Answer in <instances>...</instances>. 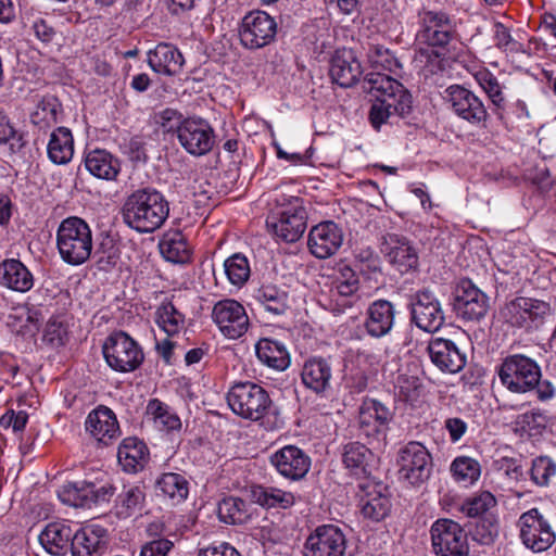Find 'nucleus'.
Listing matches in <instances>:
<instances>
[{"instance_id":"nucleus-1","label":"nucleus","mask_w":556,"mask_h":556,"mask_svg":"<svg viewBox=\"0 0 556 556\" xmlns=\"http://www.w3.org/2000/svg\"><path fill=\"white\" fill-rule=\"evenodd\" d=\"M363 89L375 98L369 111V121L375 129H380L393 116H408L413 110L410 92L389 75L379 72L367 74Z\"/></svg>"},{"instance_id":"nucleus-2","label":"nucleus","mask_w":556,"mask_h":556,"mask_svg":"<svg viewBox=\"0 0 556 556\" xmlns=\"http://www.w3.org/2000/svg\"><path fill=\"white\" fill-rule=\"evenodd\" d=\"M226 397L228 406L239 417L261 421L270 431L283 428L280 408L262 386L252 381L235 382Z\"/></svg>"},{"instance_id":"nucleus-3","label":"nucleus","mask_w":556,"mask_h":556,"mask_svg":"<svg viewBox=\"0 0 556 556\" xmlns=\"http://www.w3.org/2000/svg\"><path fill=\"white\" fill-rule=\"evenodd\" d=\"M169 213L164 195L152 189L131 193L123 207L125 222L139 232H153L162 226Z\"/></svg>"},{"instance_id":"nucleus-4","label":"nucleus","mask_w":556,"mask_h":556,"mask_svg":"<svg viewBox=\"0 0 556 556\" xmlns=\"http://www.w3.org/2000/svg\"><path fill=\"white\" fill-rule=\"evenodd\" d=\"M547 302L526 296H518L500 308V318L509 327L531 331L543 325L551 315Z\"/></svg>"},{"instance_id":"nucleus-5","label":"nucleus","mask_w":556,"mask_h":556,"mask_svg":"<svg viewBox=\"0 0 556 556\" xmlns=\"http://www.w3.org/2000/svg\"><path fill=\"white\" fill-rule=\"evenodd\" d=\"M500 381L509 391L526 393L539 386L541 370L532 358L522 354L506 356L498 367Z\"/></svg>"},{"instance_id":"nucleus-6","label":"nucleus","mask_w":556,"mask_h":556,"mask_svg":"<svg viewBox=\"0 0 556 556\" xmlns=\"http://www.w3.org/2000/svg\"><path fill=\"white\" fill-rule=\"evenodd\" d=\"M106 364L117 372H131L140 367L144 359L141 346L126 332L110 334L102 346Z\"/></svg>"},{"instance_id":"nucleus-7","label":"nucleus","mask_w":556,"mask_h":556,"mask_svg":"<svg viewBox=\"0 0 556 556\" xmlns=\"http://www.w3.org/2000/svg\"><path fill=\"white\" fill-rule=\"evenodd\" d=\"M400 478L414 486L425 483L431 476L432 457L429 451L417 441H410L399 450Z\"/></svg>"},{"instance_id":"nucleus-8","label":"nucleus","mask_w":556,"mask_h":556,"mask_svg":"<svg viewBox=\"0 0 556 556\" xmlns=\"http://www.w3.org/2000/svg\"><path fill=\"white\" fill-rule=\"evenodd\" d=\"M432 549L437 556H469L468 535L456 521L435 520L430 529Z\"/></svg>"},{"instance_id":"nucleus-9","label":"nucleus","mask_w":556,"mask_h":556,"mask_svg":"<svg viewBox=\"0 0 556 556\" xmlns=\"http://www.w3.org/2000/svg\"><path fill=\"white\" fill-rule=\"evenodd\" d=\"M453 309L465 321H480L490 308L489 296L470 279H459L453 290Z\"/></svg>"},{"instance_id":"nucleus-10","label":"nucleus","mask_w":556,"mask_h":556,"mask_svg":"<svg viewBox=\"0 0 556 556\" xmlns=\"http://www.w3.org/2000/svg\"><path fill=\"white\" fill-rule=\"evenodd\" d=\"M418 24L417 40L430 47H445L456 34L454 21L443 11L420 10Z\"/></svg>"},{"instance_id":"nucleus-11","label":"nucleus","mask_w":556,"mask_h":556,"mask_svg":"<svg viewBox=\"0 0 556 556\" xmlns=\"http://www.w3.org/2000/svg\"><path fill=\"white\" fill-rule=\"evenodd\" d=\"M410 320L420 330L433 333L445 323V314L437 295L428 290H418L410 296Z\"/></svg>"},{"instance_id":"nucleus-12","label":"nucleus","mask_w":556,"mask_h":556,"mask_svg":"<svg viewBox=\"0 0 556 556\" xmlns=\"http://www.w3.org/2000/svg\"><path fill=\"white\" fill-rule=\"evenodd\" d=\"M277 34V23L268 13L261 10L244 15L239 28V37L243 47L256 50L268 46Z\"/></svg>"},{"instance_id":"nucleus-13","label":"nucleus","mask_w":556,"mask_h":556,"mask_svg":"<svg viewBox=\"0 0 556 556\" xmlns=\"http://www.w3.org/2000/svg\"><path fill=\"white\" fill-rule=\"evenodd\" d=\"M346 536L332 523L318 526L306 539L304 556H344Z\"/></svg>"},{"instance_id":"nucleus-14","label":"nucleus","mask_w":556,"mask_h":556,"mask_svg":"<svg viewBox=\"0 0 556 556\" xmlns=\"http://www.w3.org/2000/svg\"><path fill=\"white\" fill-rule=\"evenodd\" d=\"M289 203L290 208L282 211L277 220H267V227L276 239L295 243L306 229V213L300 198L292 197Z\"/></svg>"},{"instance_id":"nucleus-15","label":"nucleus","mask_w":556,"mask_h":556,"mask_svg":"<svg viewBox=\"0 0 556 556\" xmlns=\"http://www.w3.org/2000/svg\"><path fill=\"white\" fill-rule=\"evenodd\" d=\"M445 100L459 118L472 125L484 123L488 118L489 114L482 100L460 85L447 87Z\"/></svg>"},{"instance_id":"nucleus-16","label":"nucleus","mask_w":556,"mask_h":556,"mask_svg":"<svg viewBox=\"0 0 556 556\" xmlns=\"http://www.w3.org/2000/svg\"><path fill=\"white\" fill-rule=\"evenodd\" d=\"M177 139L180 146L194 156L208 153L215 143L213 128L205 119L200 117L186 118L179 128Z\"/></svg>"},{"instance_id":"nucleus-17","label":"nucleus","mask_w":556,"mask_h":556,"mask_svg":"<svg viewBox=\"0 0 556 556\" xmlns=\"http://www.w3.org/2000/svg\"><path fill=\"white\" fill-rule=\"evenodd\" d=\"M212 318L228 339L240 338L249 328V317L244 307L232 299L218 301L213 307Z\"/></svg>"},{"instance_id":"nucleus-18","label":"nucleus","mask_w":556,"mask_h":556,"mask_svg":"<svg viewBox=\"0 0 556 556\" xmlns=\"http://www.w3.org/2000/svg\"><path fill=\"white\" fill-rule=\"evenodd\" d=\"M519 527L523 544L535 553L546 551L555 541V533L536 508L520 516Z\"/></svg>"},{"instance_id":"nucleus-19","label":"nucleus","mask_w":556,"mask_h":556,"mask_svg":"<svg viewBox=\"0 0 556 556\" xmlns=\"http://www.w3.org/2000/svg\"><path fill=\"white\" fill-rule=\"evenodd\" d=\"M427 351L432 364L443 372H459L467 364L466 354L448 339L432 338Z\"/></svg>"},{"instance_id":"nucleus-20","label":"nucleus","mask_w":556,"mask_h":556,"mask_svg":"<svg viewBox=\"0 0 556 556\" xmlns=\"http://www.w3.org/2000/svg\"><path fill=\"white\" fill-rule=\"evenodd\" d=\"M86 431L98 442L109 445L121 435L115 413L105 405L93 408L85 420Z\"/></svg>"},{"instance_id":"nucleus-21","label":"nucleus","mask_w":556,"mask_h":556,"mask_svg":"<svg viewBox=\"0 0 556 556\" xmlns=\"http://www.w3.org/2000/svg\"><path fill=\"white\" fill-rule=\"evenodd\" d=\"M270 462L281 476L293 481L304 478L311 468V458L295 445L283 446Z\"/></svg>"},{"instance_id":"nucleus-22","label":"nucleus","mask_w":556,"mask_h":556,"mask_svg":"<svg viewBox=\"0 0 556 556\" xmlns=\"http://www.w3.org/2000/svg\"><path fill=\"white\" fill-rule=\"evenodd\" d=\"M392 412L381 402L374 399L363 401L358 412L359 429L366 437H386Z\"/></svg>"},{"instance_id":"nucleus-23","label":"nucleus","mask_w":556,"mask_h":556,"mask_svg":"<svg viewBox=\"0 0 556 556\" xmlns=\"http://www.w3.org/2000/svg\"><path fill=\"white\" fill-rule=\"evenodd\" d=\"M108 545L106 529L98 525H91L75 532L71 552L73 556H103Z\"/></svg>"},{"instance_id":"nucleus-24","label":"nucleus","mask_w":556,"mask_h":556,"mask_svg":"<svg viewBox=\"0 0 556 556\" xmlns=\"http://www.w3.org/2000/svg\"><path fill=\"white\" fill-rule=\"evenodd\" d=\"M359 488L364 492V495L361 496V513L364 518L375 522L384 519L391 510L387 486L382 483L367 481Z\"/></svg>"},{"instance_id":"nucleus-25","label":"nucleus","mask_w":556,"mask_h":556,"mask_svg":"<svg viewBox=\"0 0 556 556\" xmlns=\"http://www.w3.org/2000/svg\"><path fill=\"white\" fill-rule=\"evenodd\" d=\"M332 367L329 359L321 356L307 358L301 370L304 387L317 395H325L331 388Z\"/></svg>"},{"instance_id":"nucleus-26","label":"nucleus","mask_w":556,"mask_h":556,"mask_svg":"<svg viewBox=\"0 0 556 556\" xmlns=\"http://www.w3.org/2000/svg\"><path fill=\"white\" fill-rule=\"evenodd\" d=\"M395 307L388 300H376L366 311L364 328L371 338H382L389 334L395 321Z\"/></svg>"},{"instance_id":"nucleus-27","label":"nucleus","mask_w":556,"mask_h":556,"mask_svg":"<svg viewBox=\"0 0 556 556\" xmlns=\"http://www.w3.org/2000/svg\"><path fill=\"white\" fill-rule=\"evenodd\" d=\"M342 464L356 478H368L376 465V456L365 444L349 442L343 445Z\"/></svg>"},{"instance_id":"nucleus-28","label":"nucleus","mask_w":556,"mask_h":556,"mask_svg":"<svg viewBox=\"0 0 556 556\" xmlns=\"http://www.w3.org/2000/svg\"><path fill=\"white\" fill-rule=\"evenodd\" d=\"M329 73L336 84L349 88L358 81L363 71L353 52L343 50L332 56Z\"/></svg>"},{"instance_id":"nucleus-29","label":"nucleus","mask_w":556,"mask_h":556,"mask_svg":"<svg viewBox=\"0 0 556 556\" xmlns=\"http://www.w3.org/2000/svg\"><path fill=\"white\" fill-rule=\"evenodd\" d=\"M184 63L181 52L169 43L161 42L148 52V64L157 74L176 75L181 71Z\"/></svg>"},{"instance_id":"nucleus-30","label":"nucleus","mask_w":556,"mask_h":556,"mask_svg":"<svg viewBox=\"0 0 556 556\" xmlns=\"http://www.w3.org/2000/svg\"><path fill=\"white\" fill-rule=\"evenodd\" d=\"M117 459L124 471L137 473L148 464L149 450L138 438H125L118 446Z\"/></svg>"},{"instance_id":"nucleus-31","label":"nucleus","mask_w":556,"mask_h":556,"mask_svg":"<svg viewBox=\"0 0 556 556\" xmlns=\"http://www.w3.org/2000/svg\"><path fill=\"white\" fill-rule=\"evenodd\" d=\"M75 532L68 525L51 522L39 534V542L51 555L61 556L71 548Z\"/></svg>"},{"instance_id":"nucleus-32","label":"nucleus","mask_w":556,"mask_h":556,"mask_svg":"<svg viewBox=\"0 0 556 556\" xmlns=\"http://www.w3.org/2000/svg\"><path fill=\"white\" fill-rule=\"evenodd\" d=\"M257 358L267 367L278 371L286 370L290 365V355L286 345L270 338H262L255 345Z\"/></svg>"},{"instance_id":"nucleus-33","label":"nucleus","mask_w":556,"mask_h":556,"mask_svg":"<svg viewBox=\"0 0 556 556\" xmlns=\"http://www.w3.org/2000/svg\"><path fill=\"white\" fill-rule=\"evenodd\" d=\"M49 160L56 165L70 163L74 155V138L70 128L60 126L53 129L47 146Z\"/></svg>"},{"instance_id":"nucleus-34","label":"nucleus","mask_w":556,"mask_h":556,"mask_svg":"<svg viewBox=\"0 0 556 556\" xmlns=\"http://www.w3.org/2000/svg\"><path fill=\"white\" fill-rule=\"evenodd\" d=\"M250 497L253 503L266 509H288L295 504V496L292 492L261 484L251 486Z\"/></svg>"},{"instance_id":"nucleus-35","label":"nucleus","mask_w":556,"mask_h":556,"mask_svg":"<svg viewBox=\"0 0 556 556\" xmlns=\"http://www.w3.org/2000/svg\"><path fill=\"white\" fill-rule=\"evenodd\" d=\"M0 283L18 292L31 289L34 278L31 273L18 260H8L0 264Z\"/></svg>"},{"instance_id":"nucleus-36","label":"nucleus","mask_w":556,"mask_h":556,"mask_svg":"<svg viewBox=\"0 0 556 556\" xmlns=\"http://www.w3.org/2000/svg\"><path fill=\"white\" fill-rule=\"evenodd\" d=\"M63 114L62 104L55 96H43L30 114V122L41 130L51 128L60 122Z\"/></svg>"},{"instance_id":"nucleus-37","label":"nucleus","mask_w":556,"mask_h":556,"mask_svg":"<svg viewBox=\"0 0 556 556\" xmlns=\"http://www.w3.org/2000/svg\"><path fill=\"white\" fill-rule=\"evenodd\" d=\"M253 298L266 312L275 316H281L290 308L289 294L275 285H264L258 288Z\"/></svg>"},{"instance_id":"nucleus-38","label":"nucleus","mask_w":556,"mask_h":556,"mask_svg":"<svg viewBox=\"0 0 556 556\" xmlns=\"http://www.w3.org/2000/svg\"><path fill=\"white\" fill-rule=\"evenodd\" d=\"M85 167L94 177L105 180L115 179L121 169L118 160L104 150L89 152Z\"/></svg>"},{"instance_id":"nucleus-39","label":"nucleus","mask_w":556,"mask_h":556,"mask_svg":"<svg viewBox=\"0 0 556 556\" xmlns=\"http://www.w3.org/2000/svg\"><path fill=\"white\" fill-rule=\"evenodd\" d=\"M219 520L228 525H243L251 518V505L237 496L225 497L218 504Z\"/></svg>"},{"instance_id":"nucleus-40","label":"nucleus","mask_w":556,"mask_h":556,"mask_svg":"<svg viewBox=\"0 0 556 556\" xmlns=\"http://www.w3.org/2000/svg\"><path fill=\"white\" fill-rule=\"evenodd\" d=\"M369 354L358 352L353 361L345 366L343 383L351 393L364 392L368 386V374L363 367L367 363Z\"/></svg>"},{"instance_id":"nucleus-41","label":"nucleus","mask_w":556,"mask_h":556,"mask_svg":"<svg viewBox=\"0 0 556 556\" xmlns=\"http://www.w3.org/2000/svg\"><path fill=\"white\" fill-rule=\"evenodd\" d=\"M91 243V230L88 224L76 216L64 219L58 229L56 243Z\"/></svg>"},{"instance_id":"nucleus-42","label":"nucleus","mask_w":556,"mask_h":556,"mask_svg":"<svg viewBox=\"0 0 556 556\" xmlns=\"http://www.w3.org/2000/svg\"><path fill=\"white\" fill-rule=\"evenodd\" d=\"M476 79L492 102L493 112L498 116L500 119H504L506 100L504 97L503 87L498 83L497 78L489 71H481L476 75Z\"/></svg>"},{"instance_id":"nucleus-43","label":"nucleus","mask_w":556,"mask_h":556,"mask_svg":"<svg viewBox=\"0 0 556 556\" xmlns=\"http://www.w3.org/2000/svg\"><path fill=\"white\" fill-rule=\"evenodd\" d=\"M144 501V486L138 484L125 485L116 497L117 514L123 517H129L142 509Z\"/></svg>"},{"instance_id":"nucleus-44","label":"nucleus","mask_w":556,"mask_h":556,"mask_svg":"<svg viewBox=\"0 0 556 556\" xmlns=\"http://www.w3.org/2000/svg\"><path fill=\"white\" fill-rule=\"evenodd\" d=\"M389 264L401 274L416 269L418 265V253L413 245H393L384 252Z\"/></svg>"},{"instance_id":"nucleus-45","label":"nucleus","mask_w":556,"mask_h":556,"mask_svg":"<svg viewBox=\"0 0 556 556\" xmlns=\"http://www.w3.org/2000/svg\"><path fill=\"white\" fill-rule=\"evenodd\" d=\"M89 482L75 481L67 482L58 491V496L62 503L73 507H90L89 506Z\"/></svg>"},{"instance_id":"nucleus-46","label":"nucleus","mask_w":556,"mask_h":556,"mask_svg":"<svg viewBox=\"0 0 556 556\" xmlns=\"http://www.w3.org/2000/svg\"><path fill=\"white\" fill-rule=\"evenodd\" d=\"M155 315L156 324L168 336L176 334L185 323L184 315L168 300L162 302L157 307Z\"/></svg>"},{"instance_id":"nucleus-47","label":"nucleus","mask_w":556,"mask_h":556,"mask_svg":"<svg viewBox=\"0 0 556 556\" xmlns=\"http://www.w3.org/2000/svg\"><path fill=\"white\" fill-rule=\"evenodd\" d=\"M471 539L481 545H491L500 532L498 519L489 514L479 518L469 530Z\"/></svg>"},{"instance_id":"nucleus-48","label":"nucleus","mask_w":556,"mask_h":556,"mask_svg":"<svg viewBox=\"0 0 556 556\" xmlns=\"http://www.w3.org/2000/svg\"><path fill=\"white\" fill-rule=\"evenodd\" d=\"M157 488L163 494L176 500L177 502H182L187 498L189 493V483L187 479L182 475L176 472L163 473L157 480Z\"/></svg>"},{"instance_id":"nucleus-49","label":"nucleus","mask_w":556,"mask_h":556,"mask_svg":"<svg viewBox=\"0 0 556 556\" xmlns=\"http://www.w3.org/2000/svg\"><path fill=\"white\" fill-rule=\"evenodd\" d=\"M451 472L456 481L468 485L479 479L481 469L480 464L476 459L467 456H460L453 460L451 465Z\"/></svg>"},{"instance_id":"nucleus-50","label":"nucleus","mask_w":556,"mask_h":556,"mask_svg":"<svg viewBox=\"0 0 556 556\" xmlns=\"http://www.w3.org/2000/svg\"><path fill=\"white\" fill-rule=\"evenodd\" d=\"M496 505L495 496L488 491H483L468 500L462 505V511L468 517H483L489 515V510Z\"/></svg>"},{"instance_id":"nucleus-51","label":"nucleus","mask_w":556,"mask_h":556,"mask_svg":"<svg viewBox=\"0 0 556 556\" xmlns=\"http://www.w3.org/2000/svg\"><path fill=\"white\" fill-rule=\"evenodd\" d=\"M368 61L376 70L395 72L401 67V63L394 53L381 45H374L369 48Z\"/></svg>"},{"instance_id":"nucleus-52","label":"nucleus","mask_w":556,"mask_h":556,"mask_svg":"<svg viewBox=\"0 0 556 556\" xmlns=\"http://www.w3.org/2000/svg\"><path fill=\"white\" fill-rule=\"evenodd\" d=\"M342 243L343 232L341 228L332 220L321 222L314 226L308 233L307 243Z\"/></svg>"},{"instance_id":"nucleus-53","label":"nucleus","mask_w":556,"mask_h":556,"mask_svg":"<svg viewBox=\"0 0 556 556\" xmlns=\"http://www.w3.org/2000/svg\"><path fill=\"white\" fill-rule=\"evenodd\" d=\"M493 39L495 47L501 49L507 54H526V49L522 43L514 39L509 29L500 22L493 25Z\"/></svg>"},{"instance_id":"nucleus-54","label":"nucleus","mask_w":556,"mask_h":556,"mask_svg":"<svg viewBox=\"0 0 556 556\" xmlns=\"http://www.w3.org/2000/svg\"><path fill=\"white\" fill-rule=\"evenodd\" d=\"M225 270L233 285L245 282L250 276L248 258L241 254H233L225 262Z\"/></svg>"},{"instance_id":"nucleus-55","label":"nucleus","mask_w":556,"mask_h":556,"mask_svg":"<svg viewBox=\"0 0 556 556\" xmlns=\"http://www.w3.org/2000/svg\"><path fill=\"white\" fill-rule=\"evenodd\" d=\"M42 340L52 348L63 346L66 343L67 328L59 317L48 320Z\"/></svg>"},{"instance_id":"nucleus-56","label":"nucleus","mask_w":556,"mask_h":556,"mask_svg":"<svg viewBox=\"0 0 556 556\" xmlns=\"http://www.w3.org/2000/svg\"><path fill=\"white\" fill-rule=\"evenodd\" d=\"M531 479L538 485H546L555 473V466L548 457L540 456L532 460Z\"/></svg>"},{"instance_id":"nucleus-57","label":"nucleus","mask_w":556,"mask_h":556,"mask_svg":"<svg viewBox=\"0 0 556 556\" xmlns=\"http://www.w3.org/2000/svg\"><path fill=\"white\" fill-rule=\"evenodd\" d=\"M161 255L165 261L184 265L192 260L193 250L190 245H157Z\"/></svg>"},{"instance_id":"nucleus-58","label":"nucleus","mask_w":556,"mask_h":556,"mask_svg":"<svg viewBox=\"0 0 556 556\" xmlns=\"http://www.w3.org/2000/svg\"><path fill=\"white\" fill-rule=\"evenodd\" d=\"M185 117L180 112L174 109H165L156 115V123L163 132H176L179 135V128L185 123Z\"/></svg>"},{"instance_id":"nucleus-59","label":"nucleus","mask_w":556,"mask_h":556,"mask_svg":"<svg viewBox=\"0 0 556 556\" xmlns=\"http://www.w3.org/2000/svg\"><path fill=\"white\" fill-rule=\"evenodd\" d=\"M61 257L71 265H80L91 254L92 245H56Z\"/></svg>"},{"instance_id":"nucleus-60","label":"nucleus","mask_w":556,"mask_h":556,"mask_svg":"<svg viewBox=\"0 0 556 556\" xmlns=\"http://www.w3.org/2000/svg\"><path fill=\"white\" fill-rule=\"evenodd\" d=\"M89 491H91V494H89V506L93 504H100L109 502L110 498L114 495V486L112 484L105 483V484H97L93 482H89Z\"/></svg>"},{"instance_id":"nucleus-61","label":"nucleus","mask_w":556,"mask_h":556,"mask_svg":"<svg viewBox=\"0 0 556 556\" xmlns=\"http://www.w3.org/2000/svg\"><path fill=\"white\" fill-rule=\"evenodd\" d=\"M173 545V542L167 539L154 540L142 546L140 556H166Z\"/></svg>"},{"instance_id":"nucleus-62","label":"nucleus","mask_w":556,"mask_h":556,"mask_svg":"<svg viewBox=\"0 0 556 556\" xmlns=\"http://www.w3.org/2000/svg\"><path fill=\"white\" fill-rule=\"evenodd\" d=\"M444 427L448 432L452 442H458L467 431V422L458 417L447 418Z\"/></svg>"},{"instance_id":"nucleus-63","label":"nucleus","mask_w":556,"mask_h":556,"mask_svg":"<svg viewBox=\"0 0 556 556\" xmlns=\"http://www.w3.org/2000/svg\"><path fill=\"white\" fill-rule=\"evenodd\" d=\"M128 155L134 162H146L148 160L146 143L140 137H134L127 144Z\"/></svg>"},{"instance_id":"nucleus-64","label":"nucleus","mask_w":556,"mask_h":556,"mask_svg":"<svg viewBox=\"0 0 556 556\" xmlns=\"http://www.w3.org/2000/svg\"><path fill=\"white\" fill-rule=\"evenodd\" d=\"M198 556H240V554L230 544L223 542L200 549Z\"/></svg>"}]
</instances>
